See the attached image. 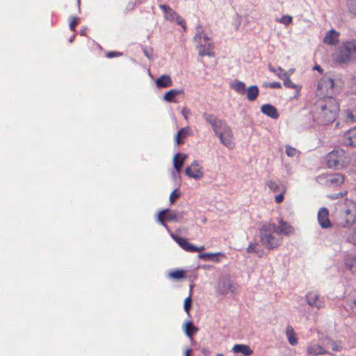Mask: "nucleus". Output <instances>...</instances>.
Returning a JSON list of instances; mask_svg holds the SVG:
<instances>
[{"instance_id": "obj_7", "label": "nucleus", "mask_w": 356, "mask_h": 356, "mask_svg": "<svg viewBox=\"0 0 356 356\" xmlns=\"http://www.w3.org/2000/svg\"><path fill=\"white\" fill-rule=\"evenodd\" d=\"M334 80L330 77L323 76L318 82L316 95L321 98L332 97L334 94Z\"/></svg>"}, {"instance_id": "obj_36", "label": "nucleus", "mask_w": 356, "mask_h": 356, "mask_svg": "<svg viewBox=\"0 0 356 356\" xmlns=\"http://www.w3.org/2000/svg\"><path fill=\"white\" fill-rule=\"evenodd\" d=\"M197 331V328L193 325L192 322H188L186 324L185 332L188 337H191Z\"/></svg>"}, {"instance_id": "obj_3", "label": "nucleus", "mask_w": 356, "mask_h": 356, "mask_svg": "<svg viewBox=\"0 0 356 356\" xmlns=\"http://www.w3.org/2000/svg\"><path fill=\"white\" fill-rule=\"evenodd\" d=\"M259 239L262 245L268 250H273L280 246L283 241L275 223H264L259 231Z\"/></svg>"}, {"instance_id": "obj_14", "label": "nucleus", "mask_w": 356, "mask_h": 356, "mask_svg": "<svg viewBox=\"0 0 356 356\" xmlns=\"http://www.w3.org/2000/svg\"><path fill=\"white\" fill-rule=\"evenodd\" d=\"M342 142L346 146L356 147V126L343 134Z\"/></svg>"}, {"instance_id": "obj_22", "label": "nucleus", "mask_w": 356, "mask_h": 356, "mask_svg": "<svg viewBox=\"0 0 356 356\" xmlns=\"http://www.w3.org/2000/svg\"><path fill=\"white\" fill-rule=\"evenodd\" d=\"M158 88H168L172 85V81L169 75H163L156 80Z\"/></svg>"}, {"instance_id": "obj_5", "label": "nucleus", "mask_w": 356, "mask_h": 356, "mask_svg": "<svg viewBox=\"0 0 356 356\" xmlns=\"http://www.w3.org/2000/svg\"><path fill=\"white\" fill-rule=\"evenodd\" d=\"M327 165L330 168L343 169L350 165V156L345 150L338 148L329 152L326 156Z\"/></svg>"}, {"instance_id": "obj_18", "label": "nucleus", "mask_w": 356, "mask_h": 356, "mask_svg": "<svg viewBox=\"0 0 356 356\" xmlns=\"http://www.w3.org/2000/svg\"><path fill=\"white\" fill-rule=\"evenodd\" d=\"M261 111L264 115L273 119H277L279 118V113L276 108L270 104H264L261 108Z\"/></svg>"}, {"instance_id": "obj_2", "label": "nucleus", "mask_w": 356, "mask_h": 356, "mask_svg": "<svg viewBox=\"0 0 356 356\" xmlns=\"http://www.w3.org/2000/svg\"><path fill=\"white\" fill-rule=\"evenodd\" d=\"M203 117L211 124L221 143L229 149H233L234 147V136L231 128L227 124L212 114L204 113Z\"/></svg>"}, {"instance_id": "obj_48", "label": "nucleus", "mask_w": 356, "mask_h": 356, "mask_svg": "<svg viewBox=\"0 0 356 356\" xmlns=\"http://www.w3.org/2000/svg\"><path fill=\"white\" fill-rule=\"evenodd\" d=\"M122 53L118 51H108L106 56L108 58H113L114 57L121 56Z\"/></svg>"}, {"instance_id": "obj_54", "label": "nucleus", "mask_w": 356, "mask_h": 356, "mask_svg": "<svg viewBox=\"0 0 356 356\" xmlns=\"http://www.w3.org/2000/svg\"><path fill=\"white\" fill-rule=\"evenodd\" d=\"M190 113V110L187 108H184L181 111V114L184 117V118L187 120H188V115Z\"/></svg>"}, {"instance_id": "obj_27", "label": "nucleus", "mask_w": 356, "mask_h": 356, "mask_svg": "<svg viewBox=\"0 0 356 356\" xmlns=\"http://www.w3.org/2000/svg\"><path fill=\"white\" fill-rule=\"evenodd\" d=\"M284 86L289 88H293L296 90L297 94L298 95L302 87L301 86L297 85L294 83L291 79L289 78V76L287 74L286 72L284 73Z\"/></svg>"}, {"instance_id": "obj_40", "label": "nucleus", "mask_w": 356, "mask_h": 356, "mask_svg": "<svg viewBox=\"0 0 356 356\" xmlns=\"http://www.w3.org/2000/svg\"><path fill=\"white\" fill-rule=\"evenodd\" d=\"M269 70L274 72L280 79H284V70L282 67H279L277 70L275 69L271 65H268Z\"/></svg>"}, {"instance_id": "obj_42", "label": "nucleus", "mask_w": 356, "mask_h": 356, "mask_svg": "<svg viewBox=\"0 0 356 356\" xmlns=\"http://www.w3.org/2000/svg\"><path fill=\"white\" fill-rule=\"evenodd\" d=\"M346 240L348 242L356 245V227L348 236Z\"/></svg>"}, {"instance_id": "obj_55", "label": "nucleus", "mask_w": 356, "mask_h": 356, "mask_svg": "<svg viewBox=\"0 0 356 356\" xmlns=\"http://www.w3.org/2000/svg\"><path fill=\"white\" fill-rule=\"evenodd\" d=\"M209 353H210V351H209L208 349H206V348L202 349V353H203L205 356H209Z\"/></svg>"}, {"instance_id": "obj_47", "label": "nucleus", "mask_w": 356, "mask_h": 356, "mask_svg": "<svg viewBox=\"0 0 356 356\" xmlns=\"http://www.w3.org/2000/svg\"><path fill=\"white\" fill-rule=\"evenodd\" d=\"M330 345L332 350L339 351L341 349V346L336 341H330Z\"/></svg>"}, {"instance_id": "obj_13", "label": "nucleus", "mask_w": 356, "mask_h": 356, "mask_svg": "<svg viewBox=\"0 0 356 356\" xmlns=\"http://www.w3.org/2000/svg\"><path fill=\"white\" fill-rule=\"evenodd\" d=\"M185 172L188 177L196 179L202 178L204 175L202 168L196 161H194L190 166L186 168Z\"/></svg>"}, {"instance_id": "obj_33", "label": "nucleus", "mask_w": 356, "mask_h": 356, "mask_svg": "<svg viewBox=\"0 0 356 356\" xmlns=\"http://www.w3.org/2000/svg\"><path fill=\"white\" fill-rule=\"evenodd\" d=\"M232 88L239 95H244L245 93V84L243 81H236L232 85Z\"/></svg>"}, {"instance_id": "obj_28", "label": "nucleus", "mask_w": 356, "mask_h": 356, "mask_svg": "<svg viewBox=\"0 0 356 356\" xmlns=\"http://www.w3.org/2000/svg\"><path fill=\"white\" fill-rule=\"evenodd\" d=\"M186 158V154H179V153L175 154V156H174V159H173L174 167L177 172L180 171L181 167L184 165Z\"/></svg>"}, {"instance_id": "obj_6", "label": "nucleus", "mask_w": 356, "mask_h": 356, "mask_svg": "<svg viewBox=\"0 0 356 356\" xmlns=\"http://www.w3.org/2000/svg\"><path fill=\"white\" fill-rule=\"evenodd\" d=\"M334 60L340 63H347L356 58V41H347L333 55Z\"/></svg>"}, {"instance_id": "obj_37", "label": "nucleus", "mask_w": 356, "mask_h": 356, "mask_svg": "<svg viewBox=\"0 0 356 356\" xmlns=\"http://www.w3.org/2000/svg\"><path fill=\"white\" fill-rule=\"evenodd\" d=\"M266 185L272 192L276 193L280 190V186L273 180L268 181Z\"/></svg>"}, {"instance_id": "obj_23", "label": "nucleus", "mask_w": 356, "mask_h": 356, "mask_svg": "<svg viewBox=\"0 0 356 356\" xmlns=\"http://www.w3.org/2000/svg\"><path fill=\"white\" fill-rule=\"evenodd\" d=\"M191 131V129L189 127H185L181 128L176 134L175 137V142L177 145H180L184 143L182 139L186 138Z\"/></svg>"}, {"instance_id": "obj_11", "label": "nucleus", "mask_w": 356, "mask_h": 356, "mask_svg": "<svg viewBox=\"0 0 356 356\" xmlns=\"http://www.w3.org/2000/svg\"><path fill=\"white\" fill-rule=\"evenodd\" d=\"M345 120L348 122H356V99H351L343 110Z\"/></svg>"}, {"instance_id": "obj_4", "label": "nucleus", "mask_w": 356, "mask_h": 356, "mask_svg": "<svg viewBox=\"0 0 356 356\" xmlns=\"http://www.w3.org/2000/svg\"><path fill=\"white\" fill-rule=\"evenodd\" d=\"M337 223L343 227H349L356 222V202L346 199L340 205L337 214Z\"/></svg>"}, {"instance_id": "obj_34", "label": "nucleus", "mask_w": 356, "mask_h": 356, "mask_svg": "<svg viewBox=\"0 0 356 356\" xmlns=\"http://www.w3.org/2000/svg\"><path fill=\"white\" fill-rule=\"evenodd\" d=\"M169 277L174 280H180L185 277V271L181 269H176L170 273Z\"/></svg>"}, {"instance_id": "obj_15", "label": "nucleus", "mask_w": 356, "mask_h": 356, "mask_svg": "<svg viewBox=\"0 0 356 356\" xmlns=\"http://www.w3.org/2000/svg\"><path fill=\"white\" fill-rule=\"evenodd\" d=\"M318 220L323 228H329L332 226L329 218V211L327 208L323 207L318 211Z\"/></svg>"}, {"instance_id": "obj_61", "label": "nucleus", "mask_w": 356, "mask_h": 356, "mask_svg": "<svg viewBox=\"0 0 356 356\" xmlns=\"http://www.w3.org/2000/svg\"><path fill=\"white\" fill-rule=\"evenodd\" d=\"M353 303L356 305V300L353 301Z\"/></svg>"}, {"instance_id": "obj_41", "label": "nucleus", "mask_w": 356, "mask_h": 356, "mask_svg": "<svg viewBox=\"0 0 356 356\" xmlns=\"http://www.w3.org/2000/svg\"><path fill=\"white\" fill-rule=\"evenodd\" d=\"M79 22V18L77 17H72L70 22V29L71 31H75L76 26Z\"/></svg>"}, {"instance_id": "obj_38", "label": "nucleus", "mask_w": 356, "mask_h": 356, "mask_svg": "<svg viewBox=\"0 0 356 356\" xmlns=\"http://www.w3.org/2000/svg\"><path fill=\"white\" fill-rule=\"evenodd\" d=\"M293 17L291 15H283L280 19H277V22L282 23L286 26L289 25L292 23Z\"/></svg>"}, {"instance_id": "obj_53", "label": "nucleus", "mask_w": 356, "mask_h": 356, "mask_svg": "<svg viewBox=\"0 0 356 356\" xmlns=\"http://www.w3.org/2000/svg\"><path fill=\"white\" fill-rule=\"evenodd\" d=\"M351 159V163L353 167L356 170V152L350 156Z\"/></svg>"}, {"instance_id": "obj_31", "label": "nucleus", "mask_w": 356, "mask_h": 356, "mask_svg": "<svg viewBox=\"0 0 356 356\" xmlns=\"http://www.w3.org/2000/svg\"><path fill=\"white\" fill-rule=\"evenodd\" d=\"M245 91L249 101L255 100L259 95V88L257 86H249Z\"/></svg>"}, {"instance_id": "obj_60", "label": "nucleus", "mask_w": 356, "mask_h": 356, "mask_svg": "<svg viewBox=\"0 0 356 356\" xmlns=\"http://www.w3.org/2000/svg\"><path fill=\"white\" fill-rule=\"evenodd\" d=\"M347 194V191H346L344 193L341 194V196L346 195Z\"/></svg>"}, {"instance_id": "obj_17", "label": "nucleus", "mask_w": 356, "mask_h": 356, "mask_svg": "<svg viewBox=\"0 0 356 356\" xmlns=\"http://www.w3.org/2000/svg\"><path fill=\"white\" fill-rule=\"evenodd\" d=\"M307 303L313 307H316L318 309L323 307V302L320 300L319 296L316 292H309L306 296Z\"/></svg>"}, {"instance_id": "obj_51", "label": "nucleus", "mask_w": 356, "mask_h": 356, "mask_svg": "<svg viewBox=\"0 0 356 356\" xmlns=\"http://www.w3.org/2000/svg\"><path fill=\"white\" fill-rule=\"evenodd\" d=\"M228 289H229V291L232 292V293H234L235 291L236 290V286H235V284H234L231 281L228 280Z\"/></svg>"}, {"instance_id": "obj_16", "label": "nucleus", "mask_w": 356, "mask_h": 356, "mask_svg": "<svg viewBox=\"0 0 356 356\" xmlns=\"http://www.w3.org/2000/svg\"><path fill=\"white\" fill-rule=\"evenodd\" d=\"M339 33L334 29L329 31L323 38V42L328 45H337L339 42Z\"/></svg>"}, {"instance_id": "obj_24", "label": "nucleus", "mask_w": 356, "mask_h": 356, "mask_svg": "<svg viewBox=\"0 0 356 356\" xmlns=\"http://www.w3.org/2000/svg\"><path fill=\"white\" fill-rule=\"evenodd\" d=\"M280 227L277 228L279 234H283L284 235H289L293 232V227L286 222H284L282 219L280 221Z\"/></svg>"}, {"instance_id": "obj_57", "label": "nucleus", "mask_w": 356, "mask_h": 356, "mask_svg": "<svg viewBox=\"0 0 356 356\" xmlns=\"http://www.w3.org/2000/svg\"><path fill=\"white\" fill-rule=\"evenodd\" d=\"M190 353H191V350H186V356H190Z\"/></svg>"}, {"instance_id": "obj_39", "label": "nucleus", "mask_w": 356, "mask_h": 356, "mask_svg": "<svg viewBox=\"0 0 356 356\" xmlns=\"http://www.w3.org/2000/svg\"><path fill=\"white\" fill-rule=\"evenodd\" d=\"M298 151L296 148L290 145H286V154H287L288 156H295L298 154Z\"/></svg>"}, {"instance_id": "obj_25", "label": "nucleus", "mask_w": 356, "mask_h": 356, "mask_svg": "<svg viewBox=\"0 0 356 356\" xmlns=\"http://www.w3.org/2000/svg\"><path fill=\"white\" fill-rule=\"evenodd\" d=\"M199 55L201 56H212L214 55V53L213 52V47L211 43L204 44H200L197 47Z\"/></svg>"}, {"instance_id": "obj_19", "label": "nucleus", "mask_w": 356, "mask_h": 356, "mask_svg": "<svg viewBox=\"0 0 356 356\" xmlns=\"http://www.w3.org/2000/svg\"><path fill=\"white\" fill-rule=\"evenodd\" d=\"M232 350L235 353H241L244 356H250L253 353V350L250 346L245 344H235Z\"/></svg>"}, {"instance_id": "obj_52", "label": "nucleus", "mask_w": 356, "mask_h": 356, "mask_svg": "<svg viewBox=\"0 0 356 356\" xmlns=\"http://www.w3.org/2000/svg\"><path fill=\"white\" fill-rule=\"evenodd\" d=\"M269 88H278V89H280L282 88V85L280 82H273V83H270L269 85H268Z\"/></svg>"}, {"instance_id": "obj_32", "label": "nucleus", "mask_w": 356, "mask_h": 356, "mask_svg": "<svg viewBox=\"0 0 356 356\" xmlns=\"http://www.w3.org/2000/svg\"><path fill=\"white\" fill-rule=\"evenodd\" d=\"M228 280H220L218 283L217 292L220 295H225L229 292Z\"/></svg>"}, {"instance_id": "obj_29", "label": "nucleus", "mask_w": 356, "mask_h": 356, "mask_svg": "<svg viewBox=\"0 0 356 356\" xmlns=\"http://www.w3.org/2000/svg\"><path fill=\"white\" fill-rule=\"evenodd\" d=\"M286 336L289 341V343L291 346H296L298 343V339L296 337V334L292 326L288 325L286 329Z\"/></svg>"}, {"instance_id": "obj_26", "label": "nucleus", "mask_w": 356, "mask_h": 356, "mask_svg": "<svg viewBox=\"0 0 356 356\" xmlns=\"http://www.w3.org/2000/svg\"><path fill=\"white\" fill-rule=\"evenodd\" d=\"M184 93V91L183 90H176V89H172L169 91H168L164 97H163V99L166 102H177V101L175 100V97L177 95H179V94H183Z\"/></svg>"}, {"instance_id": "obj_20", "label": "nucleus", "mask_w": 356, "mask_h": 356, "mask_svg": "<svg viewBox=\"0 0 356 356\" xmlns=\"http://www.w3.org/2000/svg\"><path fill=\"white\" fill-rule=\"evenodd\" d=\"M307 353L309 355H319L327 353L323 347L318 344H310L307 346Z\"/></svg>"}, {"instance_id": "obj_46", "label": "nucleus", "mask_w": 356, "mask_h": 356, "mask_svg": "<svg viewBox=\"0 0 356 356\" xmlns=\"http://www.w3.org/2000/svg\"><path fill=\"white\" fill-rule=\"evenodd\" d=\"M195 38H199L200 42H201V40L203 39L205 44L209 43V38L206 35H203V33L202 32L199 31L198 30L195 34Z\"/></svg>"}, {"instance_id": "obj_9", "label": "nucleus", "mask_w": 356, "mask_h": 356, "mask_svg": "<svg viewBox=\"0 0 356 356\" xmlns=\"http://www.w3.org/2000/svg\"><path fill=\"white\" fill-rule=\"evenodd\" d=\"M318 179L326 186L336 187L344 182L345 176L341 173L323 174L318 176Z\"/></svg>"}, {"instance_id": "obj_21", "label": "nucleus", "mask_w": 356, "mask_h": 356, "mask_svg": "<svg viewBox=\"0 0 356 356\" xmlns=\"http://www.w3.org/2000/svg\"><path fill=\"white\" fill-rule=\"evenodd\" d=\"M346 268L353 273H356V255L348 254L344 259Z\"/></svg>"}, {"instance_id": "obj_12", "label": "nucleus", "mask_w": 356, "mask_h": 356, "mask_svg": "<svg viewBox=\"0 0 356 356\" xmlns=\"http://www.w3.org/2000/svg\"><path fill=\"white\" fill-rule=\"evenodd\" d=\"M175 241L179 245V246L186 252H202L204 250V246L201 245L196 247L192 243H189L186 238L173 236Z\"/></svg>"}, {"instance_id": "obj_35", "label": "nucleus", "mask_w": 356, "mask_h": 356, "mask_svg": "<svg viewBox=\"0 0 356 356\" xmlns=\"http://www.w3.org/2000/svg\"><path fill=\"white\" fill-rule=\"evenodd\" d=\"M348 10L356 16V0H346Z\"/></svg>"}, {"instance_id": "obj_50", "label": "nucleus", "mask_w": 356, "mask_h": 356, "mask_svg": "<svg viewBox=\"0 0 356 356\" xmlns=\"http://www.w3.org/2000/svg\"><path fill=\"white\" fill-rule=\"evenodd\" d=\"M285 191H283L280 195L275 196V202L277 203H281L284 200V195Z\"/></svg>"}, {"instance_id": "obj_59", "label": "nucleus", "mask_w": 356, "mask_h": 356, "mask_svg": "<svg viewBox=\"0 0 356 356\" xmlns=\"http://www.w3.org/2000/svg\"><path fill=\"white\" fill-rule=\"evenodd\" d=\"M217 356H224L222 353H218Z\"/></svg>"}, {"instance_id": "obj_45", "label": "nucleus", "mask_w": 356, "mask_h": 356, "mask_svg": "<svg viewBox=\"0 0 356 356\" xmlns=\"http://www.w3.org/2000/svg\"><path fill=\"white\" fill-rule=\"evenodd\" d=\"M180 195L181 193L177 189L174 190L170 195V201L171 203H173L176 199L180 197Z\"/></svg>"}, {"instance_id": "obj_44", "label": "nucleus", "mask_w": 356, "mask_h": 356, "mask_svg": "<svg viewBox=\"0 0 356 356\" xmlns=\"http://www.w3.org/2000/svg\"><path fill=\"white\" fill-rule=\"evenodd\" d=\"M258 245H259L257 243H250L248 248H246V252L248 253L257 252V248Z\"/></svg>"}, {"instance_id": "obj_49", "label": "nucleus", "mask_w": 356, "mask_h": 356, "mask_svg": "<svg viewBox=\"0 0 356 356\" xmlns=\"http://www.w3.org/2000/svg\"><path fill=\"white\" fill-rule=\"evenodd\" d=\"M143 53L147 58L149 59H152V50L151 49L145 48L143 49Z\"/></svg>"}, {"instance_id": "obj_43", "label": "nucleus", "mask_w": 356, "mask_h": 356, "mask_svg": "<svg viewBox=\"0 0 356 356\" xmlns=\"http://www.w3.org/2000/svg\"><path fill=\"white\" fill-rule=\"evenodd\" d=\"M191 306H192V299L189 296V297L186 298L184 300V310L186 313H188V314L189 313V310L191 309Z\"/></svg>"}, {"instance_id": "obj_56", "label": "nucleus", "mask_w": 356, "mask_h": 356, "mask_svg": "<svg viewBox=\"0 0 356 356\" xmlns=\"http://www.w3.org/2000/svg\"><path fill=\"white\" fill-rule=\"evenodd\" d=\"M270 83L265 82V83H263V86L265 87V88H269L268 85Z\"/></svg>"}, {"instance_id": "obj_58", "label": "nucleus", "mask_w": 356, "mask_h": 356, "mask_svg": "<svg viewBox=\"0 0 356 356\" xmlns=\"http://www.w3.org/2000/svg\"><path fill=\"white\" fill-rule=\"evenodd\" d=\"M315 69H316L317 70L321 72L322 71V69L321 68V67L319 65H317L314 67Z\"/></svg>"}, {"instance_id": "obj_1", "label": "nucleus", "mask_w": 356, "mask_h": 356, "mask_svg": "<svg viewBox=\"0 0 356 356\" xmlns=\"http://www.w3.org/2000/svg\"><path fill=\"white\" fill-rule=\"evenodd\" d=\"M339 111V104L335 98H321L314 105L313 116L318 124L327 125L336 120Z\"/></svg>"}, {"instance_id": "obj_30", "label": "nucleus", "mask_w": 356, "mask_h": 356, "mask_svg": "<svg viewBox=\"0 0 356 356\" xmlns=\"http://www.w3.org/2000/svg\"><path fill=\"white\" fill-rule=\"evenodd\" d=\"M218 256H221L222 257H225V255L221 252L216 253H203L199 255V257L204 260L211 259L216 262H218L220 259L218 258Z\"/></svg>"}, {"instance_id": "obj_10", "label": "nucleus", "mask_w": 356, "mask_h": 356, "mask_svg": "<svg viewBox=\"0 0 356 356\" xmlns=\"http://www.w3.org/2000/svg\"><path fill=\"white\" fill-rule=\"evenodd\" d=\"M159 8L165 13V18L168 21H175L179 25L185 30L186 25L185 20L179 15L172 8L165 4L159 5Z\"/></svg>"}, {"instance_id": "obj_8", "label": "nucleus", "mask_w": 356, "mask_h": 356, "mask_svg": "<svg viewBox=\"0 0 356 356\" xmlns=\"http://www.w3.org/2000/svg\"><path fill=\"white\" fill-rule=\"evenodd\" d=\"M184 218V215L175 210L168 209L161 211L157 216V221L165 227H168L165 222H177Z\"/></svg>"}]
</instances>
